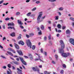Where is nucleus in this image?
Returning <instances> with one entry per match:
<instances>
[{
    "label": "nucleus",
    "instance_id": "nucleus-32",
    "mask_svg": "<svg viewBox=\"0 0 74 74\" xmlns=\"http://www.w3.org/2000/svg\"><path fill=\"white\" fill-rule=\"evenodd\" d=\"M35 48H36V46L33 45L32 46V49H35Z\"/></svg>",
    "mask_w": 74,
    "mask_h": 74
},
{
    "label": "nucleus",
    "instance_id": "nucleus-3",
    "mask_svg": "<svg viewBox=\"0 0 74 74\" xmlns=\"http://www.w3.org/2000/svg\"><path fill=\"white\" fill-rule=\"evenodd\" d=\"M64 51L63 53H61V56H63V57H64V58H67V56H70V53H68L67 54L66 53H64V49H63Z\"/></svg>",
    "mask_w": 74,
    "mask_h": 74
},
{
    "label": "nucleus",
    "instance_id": "nucleus-13",
    "mask_svg": "<svg viewBox=\"0 0 74 74\" xmlns=\"http://www.w3.org/2000/svg\"><path fill=\"white\" fill-rule=\"evenodd\" d=\"M19 44H21L22 45H24V42L23 41L20 40L18 42Z\"/></svg>",
    "mask_w": 74,
    "mask_h": 74
},
{
    "label": "nucleus",
    "instance_id": "nucleus-4",
    "mask_svg": "<svg viewBox=\"0 0 74 74\" xmlns=\"http://www.w3.org/2000/svg\"><path fill=\"white\" fill-rule=\"evenodd\" d=\"M19 58H20L21 61V62H22L23 64H24V65H25V66H26V65H27V63H26V62L24 61L23 58H21L20 57H19Z\"/></svg>",
    "mask_w": 74,
    "mask_h": 74
},
{
    "label": "nucleus",
    "instance_id": "nucleus-44",
    "mask_svg": "<svg viewBox=\"0 0 74 74\" xmlns=\"http://www.w3.org/2000/svg\"><path fill=\"white\" fill-rule=\"evenodd\" d=\"M40 51L41 53H43V49H42V48H41L40 49Z\"/></svg>",
    "mask_w": 74,
    "mask_h": 74
},
{
    "label": "nucleus",
    "instance_id": "nucleus-31",
    "mask_svg": "<svg viewBox=\"0 0 74 74\" xmlns=\"http://www.w3.org/2000/svg\"><path fill=\"white\" fill-rule=\"evenodd\" d=\"M36 55H38V59H40L41 58V56H40V55H38V54L36 53Z\"/></svg>",
    "mask_w": 74,
    "mask_h": 74
},
{
    "label": "nucleus",
    "instance_id": "nucleus-28",
    "mask_svg": "<svg viewBox=\"0 0 74 74\" xmlns=\"http://www.w3.org/2000/svg\"><path fill=\"white\" fill-rule=\"evenodd\" d=\"M56 18L55 19L56 20H58V19H59V16H55Z\"/></svg>",
    "mask_w": 74,
    "mask_h": 74
},
{
    "label": "nucleus",
    "instance_id": "nucleus-27",
    "mask_svg": "<svg viewBox=\"0 0 74 74\" xmlns=\"http://www.w3.org/2000/svg\"><path fill=\"white\" fill-rule=\"evenodd\" d=\"M47 36H45L44 37V40L45 41H47Z\"/></svg>",
    "mask_w": 74,
    "mask_h": 74
},
{
    "label": "nucleus",
    "instance_id": "nucleus-29",
    "mask_svg": "<svg viewBox=\"0 0 74 74\" xmlns=\"http://www.w3.org/2000/svg\"><path fill=\"white\" fill-rule=\"evenodd\" d=\"M10 27V29H13L14 30H15V28L14 27Z\"/></svg>",
    "mask_w": 74,
    "mask_h": 74
},
{
    "label": "nucleus",
    "instance_id": "nucleus-8",
    "mask_svg": "<svg viewBox=\"0 0 74 74\" xmlns=\"http://www.w3.org/2000/svg\"><path fill=\"white\" fill-rule=\"evenodd\" d=\"M28 56L29 57V58H30V59L31 60H33V56L32 54H29Z\"/></svg>",
    "mask_w": 74,
    "mask_h": 74
},
{
    "label": "nucleus",
    "instance_id": "nucleus-14",
    "mask_svg": "<svg viewBox=\"0 0 74 74\" xmlns=\"http://www.w3.org/2000/svg\"><path fill=\"white\" fill-rule=\"evenodd\" d=\"M18 23L19 25H23V23H22L21 21H20L19 20H18Z\"/></svg>",
    "mask_w": 74,
    "mask_h": 74
},
{
    "label": "nucleus",
    "instance_id": "nucleus-55",
    "mask_svg": "<svg viewBox=\"0 0 74 74\" xmlns=\"http://www.w3.org/2000/svg\"><path fill=\"white\" fill-rule=\"evenodd\" d=\"M10 58L11 59H12V60H14V61H15V60L14 59L12 58V57H10Z\"/></svg>",
    "mask_w": 74,
    "mask_h": 74
},
{
    "label": "nucleus",
    "instance_id": "nucleus-24",
    "mask_svg": "<svg viewBox=\"0 0 74 74\" xmlns=\"http://www.w3.org/2000/svg\"><path fill=\"white\" fill-rule=\"evenodd\" d=\"M34 35V34L33 33H32L29 34V36L30 37H32V36H33Z\"/></svg>",
    "mask_w": 74,
    "mask_h": 74
},
{
    "label": "nucleus",
    "instance_id": "nucleus-7",
    "mask_svg": "<svg viewBox=\"0 0 74 74\" xmlns=\"http://www.w3.org/2000/svg\"><path fill=\"white\" fill-rule=\"evenodd\" d=\"M16 51H17V52L18 53L19 55H20V56H23V53H22V51L21 50H17Z\"/></svg>",
    "mask_w": 74,
    "mask_h": 74
},
{
    "label": "nucleus",
    "instance_id": "nucleus-17",
    "mask_svg": "<svg viewBox=\"0 0 74 74\" xmlns=\"http://www.w3.org/2000/svg\"><path fill=\"white\" fill-rule=\"evenodd\" d=\"M10 36L12 37H15V33L14 32H13L10 34Z\"/></svg>",
    "mask_w": 74,
    "mask_h": 74
},
{
    "label": "nucleus",
    "instance_id": "nucleus-23",
    "mask_svg": "<svg viewBox=\"0 0 74 74\" xmlns=\"http://www.w3.org/2000/svg\"><path fill=\"white\" fill-rule=\"evenodd\" d=\"M31 14H32V13L29 12L27 14V16H30Z\"/></svg>",
    "mask_w": 74,
    "mask_h": 74
},
{
    "label": "nucleus",
    "instance_id": "nucleus-35",
    "mask_svg": "<svg viewBox=\"0 0 74 74\" xmlns=\"http://www.w3.org/2000/svg\"><path fill=\"white\" fill-rule=\"evenodd\" d=\"M8 66L9 68H11V64H9L8 65Z\"/></svg>",
    "mask_w": 74,
    "mask_h": 74
},
{
    "label": "nucleus",
    "instance_id": "nucleus-63",
    "mask_svg": "<svg viewBox=\"0 0 74 74\" xmlns=\"http://www.w3.org/2000/svg\"><path fill=\"white\" fill-rule=\"evenodd\" d=\"M23 32H26V30L25 29H24L23 30Z\"/></svg>",
    "mask_w": 74,
    "mask_h": 74
},
{
    "label": "nucleus",
    "instance_id": "nucleus-2",
    "mask_svg": "<svg viewBox=\"0 0 74 74\" xmlns=\"http://www.w3.org/2000/svg\"><path fill=\"white\" fill-rule=\"evenodd\" d=\"M42 12H39V16L37 18V23H39L40 22H41L42 21V20H40V18H41V16H42Z\"/></svg>",
    "mask_w": 74,
    "mask_h": 74
},
{
    "label": "nucleus",
    "instance_id": "nucleus-38",
    "mask_svg": "<svg viewBox=\"0 0 74 74\" xmlns=\"http://www.w3.org/2000/svg\"><path fill=\"white\" fill-rule=\"evenodd\" d=\"M24 57L25 58V59H29V57L26 56H24Z\"/></svg>",
    "mask_w": 74,
    "mask_h": 74
},
{
    "label": "nucleus",
    "instance_id": "nucleus-51",
    "mask_svg": "<svg viewBox=\"0 0 74 74\" xmlns=\"http://www.w3.org/2000/svg\"><path fill=\"white\" fill-rule=\"evenodd\" d=\"M12 69L13 70H15V68L14 66H12Z\"/></svg>",
    "mask_w": 74,
    "mask_h": 74
},
{
    "label": "nucleus",
    "instance_id": "nucleus-61",
    "mask_svg": "<svg viewBox=\"0 0 74 74\" xmlns=\"http://www.w3.org/2000/svg\"><path fill=\"white\" fill-rule=\"evenodd\" d=\"M16 60H17V61H19V59L18 58H16Z\"/></svg>",
    "mask_w": 74,
    "mask_h": 74
},
{
    "label": "nucleus",
    "instance_id": "nucleus-64",
    "mask_svg": "<svg viewBox=\"0 0 74 74\" xmlns=\"http://www.w3.org/2000/svg\"><path fill=\"white\" fill-rule=\"evenodd\" d=\"M39 68H42V65H39Z\"/></svg>",
    "mask_w": 74,
    "mask_h": 74
},
{
    "label": "nucleus",
    "instance_id": "nucleus-57",
    "mask_svg": "<svg viewBox=\"0 0 74 74\" xmlns=\"http://www.w3.org/2000/svg\"><path fill=\"white\" fill-rule=\"evenodd\" d=\"M12 41H14V42H16V40H15V39H12Z\"/></svg>",
    "mask_w": 74,
    "mask_h": 74
},
{
    "label": "nucleus",
    "instance_id": "nucleus-16",
    "mask_svg": "<svg viewBox=\"0 0 74 74\" xmlns=\"http://www.w3.org/2000/svg\"><path fill=\"white\" fill-rule=\"evenodd\" d=\"M8 26H14V23L13 22L11 23H9L8 24Z\"/></svg>",
    "mask_w": 74,
    "mask_h": 74
},
{
    "label": "nucleus",
    "instance_id": "nucleus-22",
    "mask_svg": "<svg viewBox=\"0 0 74 74\" xmlns=\"http://www.w3.org/2000/svg\"><path fill=\"white\" fill-rule=\"evenodd\" d=\"M57 27L58 29H60L61 28V25L59 24L58 25Z\"/></svg>",
    "mask_w": 74,
    "mask_h": 74
},
{
    "label": "nucleus",
    "instance_id": "nucleus-30",
    "mask_svg": "<svg viewBox=\"0 0 74 74\" xmlns=\"http://www.w3.org/2000/svg\"><path fill=\"white\" fill-rule=\"evenodd\" d=\"M59 10H60V11H62V10H63V8L62 7L60 8H59Z\"/></svg>",
    "mask_w": 74,
    "mask_h": 74
},
{
    "label": "nucleus",
    "instance_id": "nucleus-42",
    "mask_svg": "<svg viewBox=\"0 0 74 74\" xmlns=\"http://www.w3.org/2000/svg\"><path fill=\"white\" fill-rule=\"evenodd\" d=\"M20 27L21 29H24V27L22 25H20Z\"/></svg>",
    "mask_w": 74,
    "mask_h": 74
},
{
    "label": "nucleus",
    "instance_id": "nucleus-21",
    "mask_svg": "<svg viewBox=\"0 0 74 74\" xmlns=\"http://www.w3.org/2000/svg\"><path fill=\"white\" fill-rule=\"evenodd\" d=\"M40 27L42 30H43V29H44V25H42Z\"/></svg>",
    "mask_w": 74,
    "mask_h": 74
},
{
    "label": "nucleus",
    "instance_id": "nucleus-40",
    "mask_svg": "<svg viewBox=\"0 0 74 74\" xmlns=\"http://www.w3.org/2000/svg\"><path fill=\"white\" fill-rule=\"evenodd\" d=\"M51 35H50V36H48V38H49V40H51Z\"/></svg>",
    "mask_w": 74,
    "mask_h": 74
},
{
    "label": "nucleus",
    "instance_id": "nucleus-62",
    "mask_svg": "<svg viewBox=\"0 0 74 74\" xmlns=\"http://www.w3.org/2000/svg\"><path fill=\"white\" fill-rule=\"evenodd\" d=\"M10 19H12V20H13L14 19V18H13V17H11L10 18Z\"/></svg>",
    "mask_w": 74,
    "mask_h": 74
},
{
    "label": "nucleus",
    "instance_id": "nucleus-56",
    "mask_svg": "<svg viewBox=\"0 0 74 74\" xmlns=\"http://www.w3.org/2000/svg\"><path fill=\"white\" fill-rule=\"evenodd\" d=\"M26 36L27 38H29V36L27 34L26 35Z\"/></svg>",
    "mask_w": 74,
    "mask_h": 74
},
{
    "label": "nucleus",
    "instance_id": "nucleus-47",
    "mask_svg": "<svg viewBox=\"0 0 74 74\" xmlns=\"http://www.w3.org/2000/svg\"><path fill=\"white\" fill-rule=\"evenodd\" d=\"M2 68L3 69H5L7 68V67H6V66H3Z\"/></svg>",
    "mask_w": 74,
    "mask_h": 74
},
{
    "label": "nucleus",
    "instance_id": "nucleus-25",
    "mask_svg": "<svg viewBox=\"0 0 74 74\" xmlns=\"http://www.w3.org/2000/svg\"><path fill=\"white\" fill-rule=\"evenodd\" d=\"M62 66L65 69H66V64H63L62 65Z\"/></svg>",
    "mask_w": 74,
    "mask_h": 74
},
{
    "label": "nucleus",
    "instance_id": "nucleus-41",
    "mask_svg": "<svg viewBox=\"0 0 74 74\" xmlns=\"http://www.w3.org/2000/svg\"><path fill=\"white\" fill-rule=\"evenodd\" d=\"M3 2H4L3 0L1 1H0V4H2V3H3Z\"/></svg>",
    "mask_w": 74,
    "mask_h": 74
},
{
    "label": "nucleus",
    "instance_id": "nucleus-11",
    "mask_svg": "<svg viewBox=\"0 0 74 74\" xmlns=\"http://www.w3.org/2000/svg\"><path fill=\"white\" fill-rule=\"evenodd\" d=\"M14 47L16 49H19V47L18 45H17V44H16L15 43H14Z\"/></svg>",
    "mask_w": 74,
    "mask_h": 74
},
{
    "label": "nucleus",
    "instance_id": "nucleus-58",
    "mask_svg": "<svg viewBox=\"0 0 74 74\" xmlns=\"http://www.w3.org/2000/svg\"><path fill=\"white\" fill-rule=\"evenodd\" d=\"M30 1V0H27L26 1V3H29Z\"/></svg>",
    "mask_w": 74,
    "mask_h": 74
},
{
    "label": "nucleus",
    "instance_id": "nucleus-60",
    "mask_svg": "<svg viewBox=\"0 0 74 74\" xmlns=\"http://www.w3.org/2000/svg\"><path fill=\"white\" fill-rule=\"evenodd\" d=\"M7 73L8 74H11V73L8 71H7Z\"/></svg>",
    "mask_w": 74,
    "mask_h": 74
},
{
    "label": "nucleus",
    "instance_id": "nucleus-52",
    "mask_svg": "<svg viewBox=\"0 0 74 74\" xmlns=\"http://www.w3.org/2000/svg\"><path fill=\"white\" fill-rule=\"evenodd\" d=\"M1 57H2V58H3L4 59H6V58L4 56H1Z\"/></svg>",
    "mask_w": 74,
    "mask_h": 74
},
{
    "label": "nucleus",
    "instance_id": "nucleus-5",
    "mask_svg": "<svg viewBox=\"0 0 74 74\" xmlns=\"http://www.w3.org/2000/svg\"><path fill=\"white\" fill-rule=\"evenodd\" d=\"M27 44L28 47H29L30 48H32V43L31 42H30V40H28V42H27Z\"/></svg>",
    "mask_w": 74,
    "mask_h": 74
},
{
    "label": "nucleus",
    "instance_id": "nucleus-26",
    "mask_svg": "<svg viewBox=\"0 0 74 74\" xmlns=\"http://www.w3.org/2000/svg\"><path fill=\"white\" fill-rule=\"evenodd\" d=\"M19 36H19L18 37V39H21V36H22V34H19Z\"/></svg>",
    "mask_w": 74,
    "mask_h": 74
},
{
    "label": "nucleus",
    "instance_id": "nucleus-19",
    "mask_svg": "<svg viewBox=\"0 0 74 74\" xmlns=\"http://www.w3.org/2000/svg\"><path fill=\"white\" fill-rule=\"evenodd\" d=\"M10 51H12L13 53H16V52L15 51V50L12 49L11 48L10 49Z\"/></svg>",
    "mask_w": 74,
    "mask_h": 74
},
{
    "label": "nucleus",
    "instance_id": "nucleus-39",
    "mask_svg": "<svg viewBox=\"0 0 74 74\" xmlns=\"http://www.w3.org/2000/svg\"><path fill=\"white\" fill-rule=\"evenodd\" d=\"M17 70H18V71H22L21 70V69H20L18 68H17Z\"/></svg>",
    "mask_w": 74,
    "mask_h": 74
},
{
    "label": "nucleus",
    "instance_id": "nucleus-12",
    "mask_svg": "<svg viewBox=\"0 0 74 74\" xmlns=\"http://www.w3.org/2000/svg\"><path fill=\"white\" fill-rule=\"evenodd\" d=\"M71 31L69 29H67L66 31V34H70Z\"/></svg>",
    "mask_w": 74,
    "mask_h": 74
},
{
    "label": "nucleus",
    "instance_id": "nucleus-49",
    "mask_svg": "<svg viewBox=\"0 0 74 74\" xmlns=\"http://www.w3.org/2000/svg\"><path fill=\"white\" fill-rule=\"evenodd\" d=\"M55 58L56 59H58V56L57 55H56L55 56Z\"/></svg>",
    "mask_w": 74,
    "mask_h": 74
},
{
    "label": "nucleus",
    "instance_id": "nucleus-6",
    "mask_svg": "<svg viewBox=\"0 0 74 74\" xmlns=\"http://www.w3.org/2000/svg\"><path fill=\"white\" fill-rule=\"evenodd\" d=\"M32 70H33V71H40V69L39 68H38V67L36 66L35 67H33L32 68Z\"/></svg>",
    "mask_w": 74,
    "mask_h": 74
},
{
    "label": "nucleus",
    "instance_id": "nucleus-50",
    "mask_svg": "<svg viewBox=\"0 0 74 74\" xmlns=\"http://www.w3.org/2000/svg\"><path fill=\"white\" fill-rule=\"evenodd\" d=\"M7 4H8V3H3V5H7Z\"/></svg>",
    "mask_w": 74,
    "mask_h": 74
},
{
    "label": "nucleus",
    "instance_id": "nucleus-10",
    "mask_svg": "<svg viewBox=\"0 0 74 74\" xmlns=\"http://www.w3.org/2000/svg\"><path fill=\"white\" fill-rule=\"evenodd\" d=\"M37 29L38 30V31H39V32H38V34L39 35H42V32H41V30H40V28L38 27L37 28Z\"/></svg>",
    "mask_w": 74,
    "mask_h": 74
},
{
    "label": "nucleus",
    "instance_id": "nucleus-20",
    "mask_svg": "<svg viewBox=\"0 0 74 74\" xmlns=\"http://www.w3.org/2000/svg\"><path fill=\"white\" fill-rule=\"evenodd\" d=\"M44 74H50L49 72L47 71H45L44 72ZM40 74H43V73H41Z\"/></svg>",
    "mask_w": 74,
    "mask_h": 74
},
{
    "label": "nucleus",
    "instance_id": "nucleus-9",
    "mask_svg": "<svg viewBox=\"0 0 74 74\" xmlns=\"http://www.w3.org/2000/svg\"><path fill=\"white\" fill-rule=\"evenodd\" d=\"M69 41L71 43V44H73V45H74V39H72L71 38L70 39Z\"/></svg>",
    "mask_w": 74,
    "mask_h": 74
},
{
    "label": "nucleus",
    "instance_id": "nucleus-46",
    "mask_svg": "<svg viewBox=\"0 0 74 74\" xmlns=\"http://www.w3.org/2000/svg\"><path fill=\"white\" fill-rule=\"evenodd\" d=\"M48 29H49L50 31H51V27H48Z\"/></svg>",
    "mask_w": 74,
    "mask_h": 74
},
{
    "label": "nucleus",
    "instance_id": "nucleus-43",
    "mask_svg": "<svg viewBox=\"0 0 74 74\" xmlns=\"http://www.w3.org/2000/svg\"><path fill=\"white\" fill-rule=\"evenodd\" d=\"M19 14H20V12H17L16 13V15H19Z\"/></svg>",
    "mask_w": 74,
    "mask_h": 74
},
{
    "label": "nucleus",
    "instance_id": "nucleus-15",
    "mask_svg": "<svg viewBox=\"0 0 74 74\" xmlns=\"http://www.w3.org/2000/svg\"><path fill=\"white\" fill-rule=\"evenodd\" d=\"M13 63L14 64H16V65H19V64H20L19 62L17 61H13Z\"/></svg>",
    "mask_w": 74,
    "mask_h": 74
},
{
    "label": "nucleus",
    "instance_id": "nucleus-37",
    "mask_svg": "<svg viewBox=\"0 0 74 74\" xmlns=\"http://www.w3.org/2000/svg\"><path fill=\"white\" fill-rule=\"evenodd\" d=\"M66 27L65 26H63L62 27V29L63 30H64L66 29Z\"/></svg>",
    "mask_w": 74,
    "mask_h": 74
},
{
    "label": "nucleus",
    "instance_id": "nucleus-48",
    "mask_svg": "<svg viewBox=\"0 0 74 74\" xmlns=\"http://www.w3.org/2000/svg\"><path fill=\"white\" fill-rule=\"evenodd\" d=\"M36 10V8H34L32 10L33 11H35V10Z\"/></svg>",
    "mask_w": 74,
    "mask_h": 74
},
{
    "label": "nucleus",
    "instance_id": "nucleus-1",
    "mask_svg": "<svg viewBox=\"0 0 74 74\" xmlns=\"http://www.w3.org/2000/svg\"><path fill=\"white\" fill-rule=\"evenodd\" d=\"M59 42L60 44V45L61 48H59L58 49L59 51V53H63L64 52L63 49H64L65 48V46L63 41L62 40H60Z\"/></svg>",
    "mask_w": 74,
    "mask_h": 74
},
{
    "label": "nucleus",
    "instance_id": "nucleus-54",
    "mask_svg": "<svg viewBox=\"0 0 74 74\" xmlns=\"http://www.w3.org/2000/svg\"><path fill=\"white\" fill-rule=\"evenodd\" d=\"M3 41H4V40H6V38H5V37H4L3 38Z\"/></svg>",
    "mask_w": 74,
    "mask_h": 74
},
{
    "label": "nucleus",
    "instance_id": "nucleus-18",
    "mask_svg": "<svg viewBox=\"0 0 74 74\" xmlns=\"http://www.w3.org/2000/svg\"><path fill=\"white\" fill-rule=\"evenodd\" d=\"M7 53H8V54H9V55H11V56H13V54L11 52L8 51H7Z\"/></svg>",
    "mask_w": 74,
    "mask_h": 74
},
{
    "label": "nucleus",
    "instance_id": "nucleus-36",
    "mask_svg": "<svg viewBox=\"0 0 74 74\" xmlns=\"http://www.w3.org/2000/svg\"><path fill=\"white\" fill-rule=\"evenodd\" d=\"M10 18H8V17L7 18L5 19V21H8V20H10Z\"/></svg>",
    "mask_w": 74,
    "mask_h": 74
},
{
    "label": "nucleus",
    "instance_id": "nucleus-59",
    "mask_svg": "<svg viewBox=\"0 0 74 74\" xmlns=\"http://www.w3.org/2000/svg\"><path fill=\"white\" fill-rule=\"evenodd\" d=\"M40 3V1H36V4H38V3Z\"/></svg>",
    "mask_w": 74,
    "mask_h": 74
},
{
    "label": "nucleus",
    "instance_id": "nucleus-33",
    "mask_svg": "<svg viewBox=\"0 0 74 74\" xmlns=\"http://www.w3.org/2000/svg\"><path fill=\"white\" fill-rule=\"evenodd\" d=\"M17 73L18 74H23L20 71H18Z\"/></svg>",
    "mask_w": 74,
    "mask_h": 74
},
{
    "label": "nucleus",
    "instance_id": "nucleus-53",
    "mask_svg": "<svg viewBox=\"0 0 74 74\" xmlns=\"http://www.w3.org/2000/svg\"><path fill=\"white\" fill-rule=\"evenodd\" d=\"M52 63H53V64H55V62L53 61L52 62Z\"/></svg>",
    "mask_w": 74,
    "mask_h": 74
},
{
    "label": "nucleus",
    "instance_id": "nucleus-45",
    "mask_svg": "<svg viewBox=\"0 0 74 74\" xmlns=\"http://www.w3.org/2000/svg\"><path fill=\"white\" fill-rule=\"evenodd\" d=\"M49 1L53 2L56 1V0H49Z\"/></svg>",
    "mask_w": 74,
    "mask_h": 74
},
{
    "label": "nucleus",
    "instance_id": "nucleus-34",
    "mask_svg": "<svg viewBox=\"0 0 74 74\" xmlns=\"http://www.w3.org/2000/svg\"><path fill=\"white\" fill-rule=\"evenodd\" d=\"M64 72V71H63V70H62L61 71L60 73L61 74H63Z\"/></svg>",
    "mask_w": 74,
    "mask_h": 74
}]
</instances>
